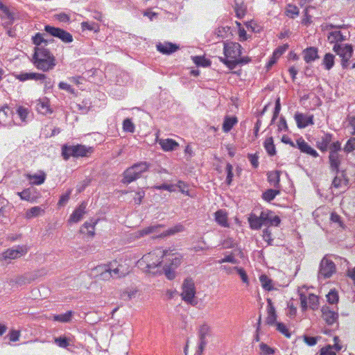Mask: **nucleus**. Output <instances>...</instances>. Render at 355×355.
<instances>
[{"label": "nucleus", "instance_id": "obj_64", "mask_svg": "<svg viewBox=\"0 0 355 355\" xmlns=\"http://www.w3.org/2000/svg\"><path fill=\"white\" fill-rule=\"evenodd\" d=\"M349 124L352 128L351 133L352 135L355 134V114H349L347 116Z\"/></svg>", "mask_w": 355, "mask_h": 355}, {"label": "nucleus", "instance_id": "obj_44", "mask_svg": "<svg viewBox=\"0 0 355 355\" xmlns=\"http://www.w3.org/2000/svg\"><path fill=\"white\" fill-rule=\"evenodd\" d=\"M81 28L84 30L94 31V32H98L99 31V26L97 24L92 22L89 23L87 21H83L81 23Z\"/></svg>", "mask_w": 355, "mask_h": 355}, {"label": "nucleus", "instance_id": "obj_6", "mask_svg": "<svg viewBox=\"0 0 355 355\" xmlns=\"http://www.w3.org/2000/svg\"><path fill=\"white\" fill-rule=\"evenodd\" d=\"M280 218L268 209H257L248 218V222H280Z\"/></svg>", "mask_w": 355, "mask_h": 355}, {"label": "nucleus", "instance_id": "obj_2", "mask_svg": "<svg viewBox=\"0 0 355 355\" xmlns=\"http://www.w3.org/2000/svg\"><path fill=\"white\" fill-rule=\"evenodd\" d=\"M149 166L146 162H141L129 167L123 173V183L130 184L139 179L143 173L148 171Z\"/></svg>", "mask_w": 355, "mask_h": 355}, {"label": "nucleus", "instance_id": "obj_60", "mask_svg": "<svg viewBox=\"0 0 355 355\" xmlns=\"http://www.w3.org/2000/svg\"><path fill=\"white\" fill-rule=\"evenodd\" d=\"M233 167L230 164H227L226 166V171H227V178L226 182L227 184H230L232 181L233 178Z\"/></svg>", "mask_w": 355, "mask_h": 355}, {"label": "nucleus", "instance_id": "obj_57", "mask_svg": "<svg viewBox=\"0 0 355 355\" xmlns=\"http://www.w3.org/2000/svg\"><path fill=\"white\" fill-rule=\"evenodd\" d=\"M218 59L221 62L225 64L230 69H234L235 68V60H230L229 58H227V57H219Z\"/></svg>", "mask_w": 355, "mask_h": 355}, {"label": "nucleus", "instance_id": "obj_17", "mask_svg": "<svg viewBox=\"0 0 355 355\" xmlns=\"http://www.w3.org/2000/svg\"><path fill=\"white\" fill-rule=\"evenodd\" d=\"M296 144L297 148L300 150L301 152L304 153H306L313 156V157H316L318 156V153L315 150L311 148L302 138H300L297 139Z\"/></svg>", "mask_w": 355, "mask_h": 355}, {"label": "nucleus", "instance_id": "obj_62", "mask_svg": "<svg viewBox=\"0 0 355 355\" xmlns=\"http://www.w3.org/2000/svg\"><path fill=\"white\" fill-rule=\"evenodd\" d=\"M222 248L223 249H228V248H234L236 245V243L232 239H227L223 241L222 243Z\"/></svg>", "mask_w": 355, "mask_h": 355}, {"label": "nucleus", "instance_id": "obj_3", "mask_svg": "<svg viewBox=\"0 0 355 355\" xmlns=\"http://www.w3.org/2000/svg\"><path fill=\"white\" fill-rule=\"evenodd\" d=\"M92 152L91 147H86L84 145H64L62 148V155L64 159H68L70 157H87L88 154Z\"/></svg>", "mask_w": 355, "mask_h": 355}, {"label": "nucleus", "instance_id": "obj_9", "mask_svg": "<svg viewBox=\"0 0 355 355\" xmlns=\"http://www.w3.org/2000/svg\"><path fill=\"white\" fill-rule=\"evenodd\" d=\"M44 31L51 36L60 39L64 43H71L73 42L72 35L64 29L46 25L44 26Z\"/></svg>", "mask_w": 355, "mask_h": 355}, {"label": "nucleus", "instance_id": "obj_21", "mask_svg": "<svg viewBox=\"0 0 355 355\" xmlns=\"http://www.w3.org/2000/svg\"><path fill=\"white\" fill-rule=\"evenodd\" d=\"M26 177L31 184L40 185L43 184L46 180V173L40 171L36 174H26Z\"/></svg>", "mask_w": 355, "mask_h": 355}, {"label": "nucleus", "instance_id": "obj_15", "mask_svg": "<svg viewBox=\"0 0 355 355\" xmlns=\"http://www.w3.org/2000/svg\"><path fill=\"white\" fill-rule=\"evenodd\" d=\"M37 277V275L36 273H25L23 275L17 276L15 279H12L10 280V283H15L19 286L25 285L27 284H30L33 281H34Z\"/></svg>", "mask_w": 355, "mask_h": 355}, {"label": "nucleus", "instance_id": "obj_26", "mask_svg": "<svg viewBox=\"0 0 355 355\" xmlns=\"http://www.w3.org/2000/svg\"><path fill=\"white\" fill-rule=\"evenodd\" d=\"M269 183L275 188H279L280 181V172L279 171H270L268 173Z\"/></svg>", "mask_w": 355, "mask_h": 355}, {"label": "nucleus", "instance_id": "obj_47", "mask_svg": "<svg viewBox=\"0 0 355 355\" xmlns=\"http://www.w3.org/2000/svg\"><path fill=\"white\" fill-rule=\"evenodd\" d=\"M268 312V316L266 318V322L267 324L268 325H271V326H273V325H276V323L277 322V315L276 314V311H267Z\"/></svg>", "mask_w": 355, "mask_h": 355}, {"label": "nucleus", "instance_id": "obj_25", "mask_svg": "<svg viewBox=\"0 0 355 355\" xmlns=\"http://www.w3.org/2000/svg\"><path fill=\"white\" fill-rule=\"evenodd\" d=\"M37 108L38 111L44 114L52 113L50 108V102L47 98L40 99L37 103Z\"/></svg>", "mask_w": 355, "mask_h": 355}, {"label": "nucleus", "instance_id": "obj_14", "mask_svg": "<svg viewBox=\"0 0 355 355\" xmlns=\"http://www.w3.org/2000/svg\"><path fill=\"white\" fill-rule=\"evenodd\" d=\"M14 77L21 82H24L28 80H42V78H45V74L33 72H21L19 73H15Z\"/></svg>", "mask_w": 355, "mask_h": 355}, {"label": "nucleus", "instance_id": "obj_24", "mask_svg": "<svg viewBox=\"0 0 355 355\" xmlns=\"http://www.w3.org/2000/svg\"><path fill=\"white\" fill-rule=\"evenodd\" d=\"M303 54L304 59L306 63L311 62L319 58L318 49L315 47L306 48L304 50Z\"/></svg>", "mask_w": 355, "mask_h": 355}, {"label": "nucleus", "instance_id": "obj_59", "mask_svg": "<svg viewBox=\"0 0 355 355\" xmlns=\"http://www.w3.org/2000/svg\"><path fill=\"white\" fill-rule=\"evenodd\" d=\"M17 194L20 196L21 200L30 201L32 198L29 189H24L21 192H18Z\"/></svg>", "mask_w": 355, "mask_h": 355}, {"label": "nucleus", "instance_id": "obj_1", "mask_svg": "<svg viewBox=\"0 0 355 355\" xmlns=\"http://www.w3.org/2000/svg\"><path fill=\"white\" fill-rule=\"evenodd\" d=\"M33 63L35 67L42 71H49L56 65L55 56L44 46L35 47Z\"/></svg>", "mask_w": 355, "mask_h": 355}, {"label": "nucleus", "instance_id": "obj_56", "mask_svg": "<svg viewBox=\"0 0 355 355\" xmlns=\"http://www.w3.org/2000/svg\"><path fill=\"white\" fill-rule=\"evenodd\" d=\"M329 150V153H339L341 150V143L338 141L333 142L332 144L330 143Z\"/></svg>", "mask_w": 355, "mask_h": 355}, {"label": "nucleus", "instance_id": "obj_11", "mask_svg": "<svg viewBox=\"0 0 355 355\" xmlns=\"http://www.w3.org/2000/svg\"><path fill=\"white\" fill-rule=\"evenodd\" d=\"M223 53L230 60H237L241 54V46L237 42H225L223 43Z\"/></svg>", "mask_w": 355, "mask_h": 355}, {"label": "nucleus", "instance_id": "obj_16", "mask_svg": "<svg viewBox=\"0 0 355 355\" xmlns=\"http://www.w3.org/2000/svg\"><path fill=\"white\" fill-rule=\"evenodd\" d=\"M322 318L329 325L333 324L338 319V314L331 310L329 306H324L322 308Z\"/></svg>", "mask_w": 355, "mask_h": 355}, {"label": "nucleus", "instance_id": "obj_36", "mask_svg": "<svg viewBox=\"0 0 355 355\" xmlns=\"http://www.w3.org/2000/svg\"><path fill=\"white\" fill-rule=\"evenodd\" d=\"M262 287L266 291H272L274 289L272 281L266 275H261L259 277Z\"/></svg>", "mask_w": 355, "mask_h": 355}, {"label": "nucleus", "instance_id": "obj_63", "mask_svg": "<svg viewBox=\"0 0 355 355\" xmlns=\"http://www.w3.org/2000/svg\"><path fill=\"white\" fill-rule=\"evenodd\" d=\"M320 355H336L331 345H327L320 349Z\"/></svg>", "mask_w": 355, "mask_h": 355}, {"label": "nucleus", "instance_id": "obj_7", "mask_svg": "<svg viewBox=\"0 0 355 355\" xmlns=\"http://www.w3.org/2000/svg\"><path fill=\"white\" fill-rule=\"evenodd\" d=\"M182 293L181 294L182 300L191 305H196L197 303L194 300L196 295L195 284L192 279H186L182 286Z\"/></svg>", "mask_w": 355, "mask_h": 355}, {"label": "nucleus", "instance_id": "obj_27", "mask_svg": "<svg viewBox=\"0 0 355 355\" xmlns=\"http://www.w3.org/2000/svg\"><path fill=\"white\" fill-rule=\"evenodd\" d=\"M98 272H100L101 278L103 280H108L113 276L112 273V268L108 266H99L96 268Z\"/></svg>", "mask_w": 355, "mask_h": 355}, {"label": "nucleus", "instance_id": "obj_54", "mask_svg": "<svg viewBox=\"0 0 355 355\" xmlns=\"http://www.w3.org/2000/svg\"><path fill=\"white\" fill-rule=\"evenodd\" d=\"M260 349L264 355H272L275 354V349L269 347L267 344L261 343L259 345Z\"/></svg>", "mask_w": 355, "mask_h": 355}, {"label": "nucleus", "instance_id": "obj_18", "mask_svg": "<svg viewBox=\"0 0 355 355\" xmlns=\"http://www.w3.org/2000/svg\"><path fill=\"white\" fill-rule=\"evenodd\" d=\"M157 50L163 54H171L176 51L179 47L175 44L171 42L158 43L156 45Z\"/></svg>", "mask_w": 355, "mask_h": 355}, {"label": "nucleus", "instance_id": "obj_51", "mask_svg": "<svg viewBox=\"0 0 355 355\" xmlns=\"http://www.w3.org/2000/svg\"><path fill=\"white\" fill-rule=\"evenodd\" d=\"M216 222H227V214L225 210H218L215 213Z\"/></svg>", "mask_w": 355, "mask_h": 355}, {"label": "nucleus", "instance_id": "obj_48", "mask_svg": "<svg viewBox=\"0 0 355 355\" xmlns=\"http://www.w3.org/2000/svg\"><path fill=\"white\" fill-rule=\"evenodd\" d=\"M162 227V225H155V226H150L146 227L141 231H139V235L143 236L147 234H150L154 232H158V230Z\"/></svg>", "mask_w": 355, "mask_h": 355}, {"label": "nucleus", "instance_id": "obj_5", "mask_svg": "<svg viewBox=\"0 0 355 355\" xmlns=\"http://www.w3.org/2000/svg\"><path fill=\"white\" fill-rule=\"evenodd\" d=\"M333 51L340 58L343 68L347 69L349 64V59L354 53L352 45L343 43L334 44Z\"/></svg>", "mask_w": 355, "mask_h": 355}, {"label": "nucleus", "instance_id": "obj_10", "mask_svg": "<svg viewBox=\"0 0 355 355\" xmlns=\"http://www.w3.org/2000/svg\"><path fill=\"white\" fill-rule=\"evenodd\" d=\"M211 336V327L207 324H203L198 330L199 345L195 355H202L207 344V337Z\"/></svg>", "mask_w": 355, "mask_h": 355}, {"label": "nucleus", "instance_id": "obj_42", "mask_svg": "<svg viewBox=\"0 0 355 355\" xmlns=\"http://www.w3.org/2000/svg\"><path fill=\"white\" fill-rule=\"evenodd\" d=\"M327 298L329 304H337L339 300L338 293L336 290H331L327 295Z\"/></svg>", "mask_w": 355, "mask_h": 355}, {"label": "nucleus", "instance_id": "obj_38", "mask_svg": "<svg viewBox=\"0 0 355 355\" xmlns=\"http://www.w3.org/2000/svg\"><path fill=\"white\" fill-rule=\"evenodd\" d=\"M280 223H270V225H268L266 228H265L263 231V236L264 240L267 241L269 244H270V241H272V239L271 238L272 234V228L277 227Z\"/></svg>", "mask_w": 355, "mask_h": 355}, {"label": "nucleus", "instance_id": "obj_49", "mask_svg": "<svg viewBox=\"0 0 355 355\" xmlns=\"http://www.w3.org/2000/svg\"><path fill=\"white\" fill-rule=\"evenodd\" d=\"M163 270L167 279L172 280L175 277V269L173 268L171 266L166 264L163 267Z\"/></svg>", "mask_w": 355, "mask_h": 355}, {"label": "nucleus", "instance_id": "obj_46", "mask_svg": "<svg viewBox=\"0 0 355 355\" xmlns=\"http://www.w3.org/2000/svg\"><path fill=\"white\" fill-rule=\"evenodd\" d=\"M286 12L287 16L291 18H295L299 15V8L293 5H288Z\"/></svg>", "mask_w": 355, "mask_h": 355}, {"label": "nucleus", "instance_id": "obj_12", "mask_svg": "<svg viewBox=\"0 0 355 355\" xmlns=\"http://www.w3.org/2000/svg\"><path fill=\"white\" fill-rule=\"evenodd\" d=\"M28 250L26 245H18L17 249L9 248L0 254V261L19 258L26 254Z\"/></svg>", "mask_w": 355, "mask_h": 355}, {"label": "nucleus", "instance_id": "obj_30", "mask_svg": "<svg viewBox=\"0 0 355 355\" xmlns=\"http://www.w3.org/2000/svg\"><path fill=\"white\" fill-rule=\"evenodd\" d=\"M237 119L235 116H226L223 124V130L225 132H230L233 128V126L237 123Z\"/></svg>", "mask_w": 355, "mask_h": 355}, {"label": "nucleus", "instance_id": "obj_28", "mask_svg": "<svg viewBox=\"0 0 355 355\" xmlns=\"http://www.w3.org/2000/svg\"><path fill=\"white\" fill-rule=\"evenodd\" d=\"M71 339L66 336L54 338V343L62 348H67L69 346H71Z\"/></svg>", "mask_w": 355, "mask_h": 355}, {"label": "nucleus", "instance_id": "obj_41", "mask_svg": "<svg viewBox=\"0 0 355 355\" xmlns=\"http://www.w3.org/2000/svg\"><path fill=\"white\" fill-rule=\"evenodd\" d=\"M279 193V191L278 190L268 189L263 193V198L265 200L270 202L272 200L275 198V196Z\"/></svg>", "mask_w": 355, "mask_h": 355}, {"label": "nucleus", "instance_id": "obj_31", "mask_svg": "<svg viewBox=\"0 0 355 355\" xmlns=\"http://www.w3.org/2000/svg\"><path fill=\"white\" fill-rule=\"evenodd\" d=\"M33 43L36 46L35 47L38 46H46L49 43V40H45L44 38V35L37 33L32 37Z\"/></svg>", "mask_w": 355, "mask_h": 355}, {"label": "nucleus", "instance_id": "obj_33", "mask_svg": "<svg viewBox=\"0 0 355 355\" xmlns=\"http://www.w3.org/2000/svg\"><path fill=\"white\" fill-rule=\"evenodd\" d=\"M184 227L182 225H175L171 228H169L166 231L163 232L161 233L157 237L163 238L171 235H174L175 234L178 232H180L183 231Z\"/></svg>", "mask_w": 355, "mask_h": 355}, {"label": "nucleus", "instance_id": "obj_58", "mask_svg": "<svg viewBox=\"0 0 355 355\" xmlns=\"http://www.w3.org/2000/svg\"><path fill=\"white\" fill-rule=\"evenodd\" d=\"M288 48V44H284L277 47L273 52V57H275L278 59L286 51Z\"/></svg>", "mask_w": 355, "mask_h": 355}, {"label": "nucleus", "instance_id": "obj_45", "mask_svg": "<svg viewBox=\"0 0 355 355\" xmlns=\"http://www.w3.org/2000/svg\"><path fill=\"white\" fill-rule=\"evenodd\" d=\"M193 62L198 65L201 67H208L210 65V61L207 60L204 57L202 56H195L193 58Z\"/></svg>", "mask_w": 355, "mask_h": 355}, {"label": "nucleus", "instance_id": "obj_32", "mask_svg": "<svg viewBox=\"0 0 355 355\" xmlns=\"http://www.w3.org/2000/svg\"><path fill=\"white\" fill-rule=\"evenodd\" d=\"M73 315V312L72 311H68L63 314L54 315L53 318L54 321H58L60 322H69L71 320Z\"/></svg>", "mask_w": 355, "mask_h": 355}, {"label": "nucleus", "instance_id": "obj_50", "mask_svg": "<svg viewBox=\"0 0 355 355\" xmlns=\"http://www.w3.org/2000/svg\"><path fill=\"white\" fill-rule=\"evenodd\" d=\"M355 150V137H351L344 146L343 150L349 153Z\"/></svg>", "mask_w": 355, "mask_h": 355}, {"label": "nucleus", "instance_id": "obj_37", "mask_svg": "<svg viewBox=\"0 0 355 355\" xmlns=\"http://www.w3.org/2000/svg\"><path fill=\"white\" fill-rule=\"evenodd\" d=\"M264 147L269 155L272 156L275 155L276 150L272 137H268L265 140Z\"/></svg>", "mask_w": 355, "mask_h": 355}, {"label": "nucleus", "instance_id": "obj_8", "mask_svg": "<svg viewBox=\"0 0 355 355\" xmlns=\"http://www.w3.org/2000/svg\"><path fill=\"white\" fill-rule=\"evenodd\" d=\"M336 272V266L333 261L324 256L320 263L318 271V279H327L331 277Z\"/></svg>", "mask_w": 355, "mask_h": 355}, {"label": "nucleus", "instance_id": "obj_61", "mask_svg": "<svg viewBox=\"0 0 355 355\" xmlns=\"http://www.w3.org/2000/svg\"><path fill=\"white\" fill-rule=\"evenodd\" d=\"M154 189L157 190H166L172 192L175 191V184H162L161 185L155 186Z\"/></svg>", "mask_w": 355, "mask_h": 355}, {"label": "nucleus", "instance_id": "obj_43", "mask_svg": "<svg viewBox=\"0 0 355 355\" xmlns=\"http://www.w3.org/2000/svg\"><path fill=\"white\" fill-rule=\"evenodd\" d=\"M44 212V210L40 207H32L26 212V217L31 219L32 217L37 216L41 215Z\"/></svg>", "mask_w": 355, "mask_h": 355}, {"label": "nucleus", "instance_id": "obj_40", "mask_svg": "<svg viewBox=\"0 0 355 355\" xmlns=\"http://www.w3.org/2000/svg\"><path fill=\"white\" fill-rule=\"evenodd\" d=\"M309 307L312 310H316L319 306V299L318 297L313 293L309 294Z\"/></svg>", "mask_w": 355, "mask_h": 355}, {"label": "nucleus", "instance_id": "obj_4", "mask_svg": "<svg viewBox=\"0 0 355 355\" xmlns=\"http://www.w3.org/2000/svg\"><path fill=\"white\" fill-rule=\"evenodd\" d=\"M322 30L328 31L332 28H336V30L330 31L327 35V41L330 44H342L343 42L347 40L348 37L347 35H345L338 29L343 28L345 27V24L342 25H334L333 24H324L321 26Z\"/></svg>", "mask_w": 355, "mask_h": 355}, {"label": "nucleus", "instance_id": "obj_29", "mask_svg": "<svg viewBox=\"0 0 355 355\" xmlns=\"http://www.w3.org/2000/svg\"><path fill=\"white\" fill-rule=\"evenodd\" d=\"M96 223H83L80 228V233L92 237L94 235V225Z\"/></svg>", "mask_w": 355, "mask_h": 355}, {"label": "nucleus", "instance_id": "obj_52", "mask_svg": "<svg viewBox=\"0 0 355 355\" xmlns=\"http://www.w3.org/2000/svg\"><path fill=\"white\" fill-rule=\"evenodd\" d=\"M275 326L277 327V330L284 334L286 338L291 337V334L284 323L279 322L276 323Z\"/></svg>", "mask_w": 355, "mask_h": 355}, {"label": "nucleus", "instance_id": "obj_23", "mask_svg": "<svg viewBox=\"0 0 355 355\" xmlns=\"http://www.w3.org/2000/svg\"><path fill=\"white\" fill-rule=\"evenodd\" d=\"M332 141V135L324 134L320 139L317 141V147L321 151H327L329 148L330 143Z\"/></svg>", "mask_w": 355, "mask_h": 355}, {"label": "nucleus", "instance_id": "obj_53", "mask_svg": "<svg viewBox=\"0 0 355 355\" xmlns=\"http://www.w3.org/2000/svg\"><path fill=\"white\" fill-rule=\"evenodd\" d=\"M168 260L171 263L168 266H171L173 268L175 269L180 265L182 262V257L173 254L172 257L169 258Z\"/></svg>", "mask_w": 355, "mask_h": 355}, {"label": "nucleus", "instance_id": "obj_55", "mask_svg": "<svg viewBox=\"0 0 355 355\" xmlns=\"http://www.w3.org/2000/svg\"><path fill=\"white\" fill-rule=\"evenodd\" d=\"M123 128L128 132H133L135 131V125L130 119H126L123 121Z\"/></svg>", "mask_w": 355, "mask_h": 355}, {"label": "nucleus", "instance_id": "obj_39", "mask_svg": "<svg viewBox=\"0 0 355 355\" xmlns=\"http://www.w3.org/2000/svg\"><path fill=\"white\" fill-rule=\"evenodd\" d=\"M29 109L23 106H19L17 108V114L19 115L20 119L23 122L27 121V118L29 115Z\"/></svg>", "mask_w": 355, "mask_h": 355}, {"label": "nucleus", "instance_id": "obj_35", "mask_svg": "<svg viewBox=\"0 0 355 355\" xmlns=\"http://www.w3.org/2000/svg\"><path fill=\"white\" fill-rule=\"evenodd\" d=\"M335 56L330 53H326L324 56L322 64L327 70H330L334 65Z\"/></svg>", "mask_w": 355, "mask_h": 355}, {"label": "nucleus", "instance_id": "obj_20", "mask_svg": "<svg viewBox=\"0 0 355 355\" xmlns=\"http://www.w3.org/2000/svg\"><path fill=\"white\" fill-rule=\"evenodd\" d=\"M86 203L82 202L71 214L69 222H78L83 220V216L86 214Z\"/></svg>", "mask_w": 355, "mask_h": 355}, {"label": "nucleus", "instance_id": "obj_34", "mask_svg": "<svg viewBox=\"0 0 355 355\" xmlns=\"http://www.w3.org/2000/svg\"><path fill=\"white\" fill-rule=\"evenodd\" d=\"M150 254H146V255L143 256L141 259L139 261V264H141L143 262L146 263V268H148V270L149 271H150L153 269L156 268L157 266H160L161 263H162V261H158L157 263H156L155 262L150 263Z\"/></svg>", "mask_w": 355, "mask_h": 355}, {"label": "nucleus", "instance_id": "obj_22", "mask_svg": "<svg viewBox=\"0 0 355 355\" xmlns=\"http://www.w3.org/2000/svg\"><path fill=\"white\" fill-rule=\"evenodd\" d=\"M343 159V155L339 153H329V159L330 167L332 171L338 173L339 170V166Z\"/></svg>", "mask_w": 355, "mask_h": 355}, {"label": "nucleus", "instance_id": "obj_19", "mask_svg": "<svg viewBox=\"0 0 355 355\" xmlns=\"http://www.w3.org/2000/svg\"><path fill=\"white\" fill-rule=\"evenodd\" d=\"M157 141L162 150L166 152L173 151L179 146V144L172 139H160Z\"/></svg>", "mask_w": 355, "mask_h": 355}, {"label": "nucleus", "instance_id": "obj_13", "mask_svg": "<svg viewBox=\"0 0 355 355\" xmlns=\"http://www.w3.org/2000/svg\"><path fill=\"white\" fill-rule=\"evenodd\" d=\"M295 119L299 128H304L309 125L313 124V115H306L301 113H297L295 115Z\"/></svg>", "mask_w": 355, "mask_h": 355}]
</instances>
